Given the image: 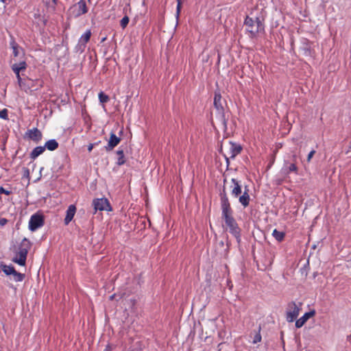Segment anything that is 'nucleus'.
Returning <instances> with one entry per match:
<instances>
[{
  "instance_id": "f257e3e1",
  "label": "nucleus",
  "mask_w": 351,
  "mask_h": 351,
  "mask_svg": "<svg viewBox=\"0 0 351 351\" xmlns=\"http://www.w3.org/2000/svg\"><path fill=\"white\" fill-rule=\"evenodd\" d=\"M244 25L246 31L250 34V37L254 38L256 36L261 32H264V24L263 19H261L259 17H250L246 16Z\"/></svg>"
},
{
  "instance_id": "f03ea898",
  "label": "nucleus",
  "mask_w": 351,
  "mask_h": 351,
  "mask_svg": "<svg viewBox=\"0 0 351 351\" xmlns=\"http://www.w3.org/2000/svg\"><path fill=\"white\" fill-rule=\"evenodd\" d=\"M31 246V242L27 239L24 238L20 243L16 256L12 259L13 262L21 266L25 265L27 255Z\"/></svg>"
},
{
  "instance_id": "7ed1b4c3",
  "label": "nucleus",
  "mask_w": 351,
  "mask_h": 351,
  "mask_svg": "<svg viewBox=\"0 0 351 351\" xmlns=\"http://www.w3.org/2000/svg\"><path fill=\"white\" fill-rule=\"evenodd\" d=\"M223 103L224 101L222 100L221 93L219 92L216 91L214 98V106L220 116V119L223 125L225 127H226L227 119L226 118V115L224 113Z\"/></svg>"
},
{
  "instance_id": "20e7f679",
  "label": "nucleus",
  "mask_w": 351,
  "mask_h": 351,
  "mask_svg": "<svg viewBox=\"0 0 351 351\" xmlns=\"http://www.w3.org/2000/svg\"><path fill=\"white\" fill-rule=\"evenodd\" d=\"M302 304L301 302L296 304L295 302H291L288 304L286 317L288 322H292L298 317Z\"/></svg>"
},
{
  "instance_id": "39448f33",
  "label": "nucleus",
  "mask_w": 351,
  "mask_h": 351,
  "mask_svg": "<svg viewBox=\"0 0 351 351\" xmlns=\"http://www.w3.org/2000/svg\"><path fill=\"white\" fill-rule=\"evenodd\" d=\"M222 218L225 220L226 225L228 227L230 232L234 237H239L240 229L232 217V213L223 215Z\"/></svg>"
},
{
  "instance_id": "423d86ee",
  "label": "nucleus",
  "mask_w": 351,
  "mask_h": 351,
  "mask_svg": "<svg viewBox=\"0 0 351 351\" xmlns=\"http://www.w3.org/2000/svg\"><path fill=\"white\" fill-rule=\"evenodd\" d=\"M1 270L8 276L10 279L15 282H21L25 278V274L16 271L12 265L1 264Z\"/></svg>"
},
{
  "instance_id": "0eeeda50",
  "label": "nucleus",
  "mask_w": 351,
  "mask_h": 351,
  "mask_svg": "<svg viewBox=\"0 0 351 351\" xmlns=\"http://www.w3.org/2000/svg\"><path fill=\"white\" fill-rule=\"evenodd\" d=\"M88 12L86 1L80 0L77 3L71 6L69 10V14L71 17L77 18Z\"/></svg>"
},
{
  "instance_id": "6e6552de",
  "label": "nucleus",
  "mask_w": 351,
  "mask_h": 351,
  "mask_svg": "<svg viewBox=\"0 0 351 351\" xmlns=\"http://www.w3.org/2000/svg\"><path fill=\"white\" fill-rule=\"evenodd\" d=\"M44 225V217L43 215L36 213L32 215L29 221V228L31 231H36Z\"/></svg>"
},
{
  "instance_id": "1a4fd4ad",
  "label": "nucleus",
  "mask_w": 351,
  "mask_h": 351,
  "mask_svg": "<svg viewBox=\"0 0 351 351\" xmlns=\"http://www.w3.org/2000/svg\"><path fill=\"white\" fill-rule=\"evenodd\" d=\"M93 205L95 212L97 210H110L111 207L108 200L106 198L95 199Z\"/></svg>"
},
{
  "instance_id": "9d476101",
  "label": "nucleus",
  "mask_w": 351,
  "mask_h": 351,
  "mask_svg": "<svg viewBox=\"0 0 351 351\" xmlns=\"http://www.w3.org/2000/svg\"><path fill=\"white\" fill-rule=\"evenodd\" d=\"M220 196L222 215L225 214L232 213V210L230 207V204L225 189H223V191L220 193Z\"/></svg>"
},
{
  "instance_id": "9b49d317",
  "label": "nucleus",
  "mask_w": 351,
  "mask_h": 351,
  "mask_svg": "<svg viewBox=\"0 0 351 351\" xmlns=\"http://www.w3.org/2000/svg\"><path fill=\"white\" fill-rule=\"evenodd\" d=\"M27 68V64L25 61H21L17 63H14L12 64V69L14 71V73L16 74L18 81L19 82V84L21 85V77L20 73H23V71L26 70Z\"/></svg>"
},
{
  "instance_id": "f8f14e48",
  "label": "nucleus",
  "mask_w": 351,
  "mask_h": 351,
  "mask_svg": "<svg viewBox=\"0 0 351 351\" xmlns=\"http://www.w3.org/2000/svg\"><path fill=\"white\" fill-rule=\"evenodd\" d=\"M90 30H87L83 35H82L76 46L77 51H83L84 50L86 43L90 40Z\"/></svg>"
},
{
  "instance_id": "ddd939ff",
  "label": "nucleus",
  "mask_w": 351,
  "mask_h": 351,
  "mask_svg": "<svg viewBox=\"0 0 351 351\" xmlns=\"http://www.w3.org/2000/svg\"><path fill=\"white\" fill-rule=\"evenodd\" d=\"M26 136L36 143L39 142L42 138L41 132L36 128L27 130Z\"/></svg>"
},
{
  "instance_id": "4468645a",
  "label": "nucleus",
  "mask_w": 351,
  "mask_h": 351,
  "mask_svg": "<svg viewBox=\"0 0 351 351\" xmlns=\"http://www.w3.org/2000/svg\"><path fill=\"white\" fill-rule=\"evenodd\" d=\"M121 141V138L117 136L114 133L110 134L108 145L106 146V151L109 152L113 149Z\"/></svg>"
},
{
  "instance_id": "2eb2a0df",
  "label": "nucleus",
  "mask_w": 351,
  "mask_h": 351,
  "mask_svg": "<svg viewBox=\"0 0 351 351\" xmlns=\"http://www.w3.org/2000/svg\"><path fill=\"white\" fill-rule=\"evenodd\" d=\"M315 314V311L314 310L304 313V315L302 317L296 320L295 327L298 328H301L306 322V321L311 317L314 316Z\"/></svg>"
},
{
  "instance_id": "dca6fc26",
  "label": "nucleus",
  "mask_w": 351,
  "mask_h": 351,
  "mask_svg": "<svg viewBox=\"0 0 351 351\" xmlns=\"http://www.w3.org/2000/svg\"><path fill=\"white\" fill-rule=\"evenodd\" d=\"M76 212V207L75 205L71 204L69 206L66 212V217L64 218V224L68 225L73 219Z\"/></svg>"
},
{
  "instance_id": "f3484780",
  "label": "nucleus",
  "mask_w": 351,
  "mask_h": 351,
  "mask_svg": "<svg viewBox=\"0 0 351 351\" xmlns=\"http://www.w3.org/2000/svg\"><path fill=\"white\" fill-rule=\"evenodd\" d=\"M231 181L234 184L231 193L234 197H238L241 193V186L236 179L232 178Z\"/></svg>"
},
{
  "instance_id": "a211bd4d",
  "label": "nucleus",
  "mask_w": 351,
  "mask_h": 351,
  "mask_svg": "<svg viewBox=\"0 0 351 351\" xmlns=\"http://www.w3.org/2000/svg\"><path fill=\"white\" fill-rule=\"evenodd\" d=\"M241 149L242 148L240 145L231 143L230 147V157L234 158L241 152Z\"/></svg>"
},
{
  "instance_id": "6ab92c4d",
  "label": "nucleus",
  "mask_w": 351,
  "mask_h": 351,
  "mask_svg": "<svg viewBox=\"0 0 351 351\" xmlns=\"http://www.w3.org/2000/svg\"><path fill=\"white\" fill-rule=\"evenodd\" d=\"M45 150V147L38 146L35 147L30 154V157L32 159H35L38 156L42 154Z\"/></svg>"
},
{
  "instance_id": "aec40b11",
  "label": "nucleus",
  "mask_w": 351,
  "mask_h": 351,
  "mask_svg": "<svg viewBox=\"0 0 351 351\" xmlns=\"http://www.w3.org/2000/svg\"><path fill=\"white\" fill-rule=\"evenodd\" d=\"M44 147L49 151H53L58 147V143L55 139H51L45 143Z\"/></svg>"
},
{
  "instance_id": "412c9836",
  "label": "nucleus",
  "mask_w": 351,
  "mask_h": 351,
  "mask_svg": "<svg viewBox=\"0 0 351 351\" xmlns=\"http://www.w3.org/2000/svg\"><path fill=\"white\" fill-rule=\"evenodd\" d=\"M10 47L12 49V53L14 56H18L19 55L20 47L19 45L14 41L12 37H11L10 38Z\"/></svg>"
},
{
  "instance_id": "4be33fe9",
  "label": "nucleus",
  "mask_w": 351,
  "mask_h": 351,
  "mask_svg": "<svg viewBox=\"0 0 351 351\" xmlns=\"http://www.w3.org/2000/svg\"><path fill=\"white\" fill-rule=\"evenodd\" d=\"M239 202L244 206L246 207L249 205L250 195L247 191H245L243 194L239 197Z\"/></svg>"
},
{
  "instance_id": "5701e85b",
  "label": "nucleus",
  "mask_w": 351,
  "mask_h": 351,
  "mask_svg": "<svg viewBox=\"0 0 351 351\" xmlns=\"http://www.w3.org/2000/svg\"><path fill=\"white\" fill-rule=\"evenodd\" d=\"M117 164L119 166L123 165L125 162L123 151L118 150L117 152Z\"/></svg>"
},
{
  "instance_id": "b1692460",
  "label": "nucleus",
  "mask_w": 351,
  "mask_h": 351,
  "mask_svg": "<svg viewBox=\"0 0 351 351\" xmlns=\"http://www.w3.org/2000/svg\"><path fill=\"white\" fill-rule=\"evenodd\" d=\"M272 235L278 241L280 242L285 239V233L275 229L273 231Z\"/></svg>"
},
{
  "instance_id": "393cba45",
  "label": "nucleus",
  "mask_w": 351,
  "mask_h": 351,
  "mask_svg": "<svg viewBox=\"0 0 351 351\" xmlns=\"http://www.w3.org/2000/svg\"><path fill=\"white\" fill-rule=\"evenodd\" d=\"M286 174H289L291 172H294L298 174V167L294 162L291 163L287 167L283 169Z\"/></svg>"
},
{
  "instance_id": "a878e982",
  "label": "nucleus",
  "mask_w": 351,
  "mask_h": 351,
  "mask_svg": "<svg viewBox=\"0 0 351 351\" xmlns=\"http://www.w3.org/2000/svg\"><path fill=\"white\" fill-rule=\"evenodd\" d=\"M99 101L103 104L109 101V97L103 92H100L99 93Z\"/></svg>"
},
{
  "instance_id": "bb28decb",
  "label": "nucleus",
  "mask_w": 351,
  "mask_h": 351,
  "mask_svg": "<svg viewBox=\"0 0 351 351\" xmlns=\"http://www.w3.org/2000/svg\"><path fill=\"white\" fill-rule=\"evenodd\" d=\"M260 330L261 328H259L258 331L256 332L254 339H253V343H256L258 342H260L261 341V335L260 334Z\"/></svg>"
},
{
  "instance_id": "cd10ccee",
  "label": "nucleus",
  "mask_w": 351,
  "mask_h": 351,
  "mask_svg": "<svg viewBox=\"0 0 351 351\" xmlns=\"http://www.w3.org/2000/svg\"><path fill=\"white\" fill-rule=\"evenodd\" d=\"M129 21H130L129 17H128V16H124V17L121 20V21H120V25H121V26L122 27V28H125V27L128 25V23H129Z\"/></svg>"
},
{
  "instance_id": "c85d7f7f",
  "label": "nucleus",
  "mask_w": 351,
  "mask_h": 351,
  "mask_svg": "<svg viewBox=\"0 0 351 351\" xmlns=\"http://www.w3.org/2000/svg\"><path fill=\"white\" fill-rule=\"evenodd\" d=\"M177 2H178V5H177V16H179L180 14V10H181V4H182V1L181 0H177Z\"/></svg>"
},
{
  "instance_id": "c756f323",
  "label": "nucleus",
  "mask_w": 351,
  "mask_h": 351,
  "mask_svg": "<svg viewBox=\"0 0 351 351\" xmlns=\"http://www.w3.org/2000/svg\"><path fill=\"white\" fill-rule=\"evenodd\" d=\"M1 119H8V110L7 109H3V110H1Z\"/></svg>"
},
{
  "instance_id": "7c9ffc66",
  "label": "nucleus",
  "mask_w": 351,
  "mask_h": 351,
  "mask_svg": "<svg viewBox=\"0 0 351 351\" xmlns=\"http://www.w3.org/2000/svg\"><path fill=\"white\" fill-rule=\"evenodd\" d=\"M315 154V150H312L309 152L307 156V161L310 162L314 154Z\"/></svg>"
},
{
  "instance_id": "2f4dec72",
  "label": "nucleus",
  "mask_w": 351,
  "mask_h": 351,
  "mask_svg": "<svg viewBox=\"0 0 351 351\" xmlns=\"http://www.w3.org/2000/svg\"><path fill=\"white\" fill-rule=\"evenodd\" d=\"M93 146H94V145H93V144H90V145L88 146V151L89 152H90L92 151V149H93Z\"/></svg>"
},
{
  "instance_id": "473e14b6",
  "label": "nucleus",
  "mask_w": 351,
  "mask_h": 351,
  "mask_svg": "<svg viewBox=\"0 0 351 351\" xmlns=\"http://www.w3.org/2000/svg\"><path fill=\"white\" fill-rule=\"evenodd\" d=\"M1 193L8 195L10 192L8 191L5 190L3 187H1Z\"/></svg>"
},
{
  "instance_id": "72a5a7b5",
  "label": "nucleus",
  "mask_w": 351,
  "mask_h": 351,
  "mask_svg": "<svg viewBox=\"0 0 351 351\" xmlns=\"http://www.w3.org/2000/svg\"><path fill=\"white\" fill-rule=\"evenodd\" d=\"M7 223V219L5 218H1V226H4Z\"/></svg>"
},
{
  "instance_id": "f704fd0d",
  "label": "nucleus",
  "mask_w": 351,
  "mask_h": 351,
  "mask_svg": "<svg viewBox=\"0 0 351 351\" xmlns=\"http://www.w3.org/2000/svg\"><path fill=\"white\" fill-rule=\"evenodd\" d=\"M296 159V156L295 155H293V161L294 162Z\"/></svg>"
},
{
  "instance_id": "c9c22d12",
  "label": "nucleus",
  "mask_w": 351,
  "mask_h": 351,
  "mask_svg": "<svg viewBox=\"0 0 351 351\" xmlns=\"http://www.w3.org/2000/svg\"><path fill=\"white\" fill-rule=\"evenodd\" d=\"M115 297V295H112L110 297V300H112Z\"/></svg>"
},
{
  "instance_id": "e433bc0d",
  "label": "nucleus",
  "mask_w": 351,
  "mask_h": 351,
  "mask_svg": "<svg viewBox=\"0 0 351 351\" xmlns=\"http://www.w3.org/2000/svg\"><path fill=\"white\" fill-rule=\"evenodd\" d=\"M53 3L56 4V0H52Z\"/></svg>"
},
{
  "instance_id": "4c0bfd02",
  "label": "nucleus",
  "mask_w": 351,
  "mask_h": 351,
  "mask_svg": "<svg viewBox=\"0 0 351 351\" xmlns=\"http://www.w3.org/2000/svg\"><path fill=\"white\" fill-rule=\"evenodd\" d=\"M226 162H227V163H228V164L229 163V160H228V158H226Z\"/></svg>"
},
{
  "instance_id": "58836bf2",
  "label": "nucleus",
  "mask_w": 351,
  "mask_h": 351,
  "mask_svg": "<svg viewBox=\"0 0 351 351\" xmlns=\"http://www.w3.org/2000/svg\"><path fill=\"white\" fill-rule=\"evenodd\" d=\"M4 1H5V0H1V2H4Z\"/></svg>"
},
{
  "instance_id": "ea45409f",
  "label": "nucleus",
  "mask_w": 351,
  "mask_h": 351,
  "mask_svg": "<svg viewBox=\"0 0 351 351\" xmlns=\"http://www.w3.org/2000/svg\"><path fill=\"white\" fill-rule=\"evenodd\" d=\"M348 338H349V339H350V338L351 339V335H350V336H349V337H348Z\"/></svg>"
}]
</instances>
